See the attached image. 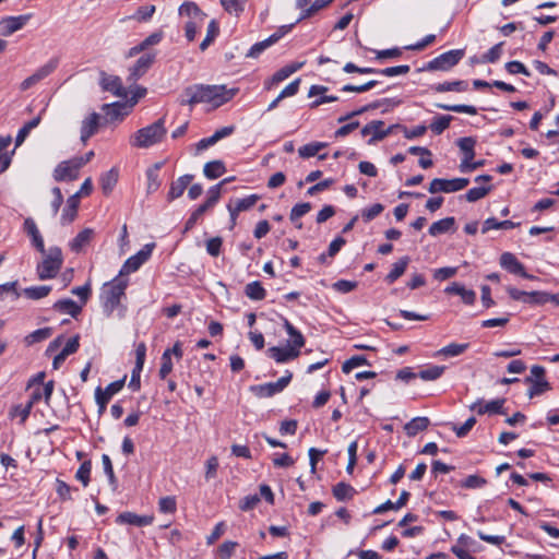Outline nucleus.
<instances>
[{
    "label": "nucleus",
    "mask_w": 559,
    "mask_h": 559,
    "mask_svg": "<svg viewBox=\"0 0 559 559\" xmlns=\"http://www.w3.org/2000/svg\"><path fill=\"white\" fill-rule=\"evenodd\" d=\"M154 248L155 242L144 245L141 250L127 259L119 272V275L138 271L150 259Z\"/></svg>",
    "instance_id": "6e6552de"
},
{
    "label": "nucleus",
    "mask_w": 559,
    "mask_h": 559,
    "mask_svg": "<svg viewBox=\"0 0 559 559\" xmlns=\"http://www.w3.org/2000/svg\"><path fill=\"white\" fill-rule=\"evenodd\" d=\"M548 301H550L549 293L535 290L528 293L526 304L540 306Z\"/></svg>",
    "instance_id": "69168bd1"
},
{
    "label": "nucleus",
    "mask_w": 559,
    "mask_h": 559,
    "mask_svg": "<svg viewBox=\"0 0 559 559\" xmlns=\"http://www.w3.org/2000/svg\"><path fill=\"white\" fill-rule=\"evenodd\" d=\"M51 289L49 285L31 286L23 289V295L28 299L39 300L47 297Z\"/></svg>",
    "instance_id": "37998d69"
},
{
    "label": "nucleus",
    "mask_w": 559,
    "mask_h": 559,
    "mask_svg": "<svg viewBox=\"0 0 559 559\" xmlns=\"http://www.w3.org/2000/svg\"><path fill=\"white\" fill-rule=\"evenodd\" d=\"M491 186L472 188L465 193L464 197L468 202H476L486 197L491 191Z\"/></svg>",
    "instance_id": "680f3d73"
},
{
    "label": "nucleus",
    "mask_w": 559,
    "mask_h": 559,
    "mask_svg": "<svg viewBox=\"0 0 559 559\" xmlns=\"http://www.w3.org/2000/svg\"><path fill=\"white\" fill-rule=\"evenodd\" d=\"M153 521V515H139L133 512H122L116 519L118 524H130L138 527L151 525Z\"/></svg>",
    "instance_id": "5701e85b"
},
{
    "label": "nucleus",
    "mask_w": 559,
    "mask_h": 559,
    "mask_svg": "<svg viewBox=\"0 0 559 559\" xmlns=\"http://www.w3.org/2000/svg\"><path fill=\"white\" fill-rule=\"evenodd\" d=\"M248 0H219L223 9L235 16H239L245 11Z\"/></svg>",
    "instance_id": "de8ad7c7"
},
{
    "label": "nucleus",
    "mask_w": 559,
    "mask_h": 559,
    "mask_svg": "<svg viewBox=\"0 0 559 559\" xmlns=\"http://www.w3.org/2000/svg\"><path fill=\"white\" fill-rule=\"evenodd\" d=\"M80 164L75 160L61 162L53 170L56 181L75 180L79 177Z\"/></svg>",
    "instance_id": "f3484780"
},
{
    "label": "nucleus",
    "mask_w": 559,
    "mask_h": 559,
    "mask_svg": "<svg viewBox=\"0 0 559 559\" xmlns=\"http://www.w3.org/2000/svg\"><path fill=\"white\" fill-rule=\"evenodd\" d=\"M246 296L251 300H263L266 296V292L259 281H253L245 287Z\"/></svg>",
    "instance_id": "ea45409f"
},
{
    "label": "nucleus",
    "mask_w": 559,
    "mask_h": 559,
    "mask_svg": "<svg viewBox=\"0 0 559 559\" xmlns=\"http://www.w3.org/2000/svg\"><path fill=\"white\" fill-rule=\"evenodd\" d=\"M332 1L333 0H314L309 8L301 12L298 21L312 16L318 11L329 5Z\"/></svg>",
    "instance_id": "e2e57ef3"
},
{
    "label": "nucleus",
    "mask_w": 559,
    "mask_h": 559,
    "mask_svg": "<svg viewBox=\"0 0 559 559\" xmlns=\"http://www.w3.org/2000/svg\"><path fill=\"white\" fill-rule=\"evenodd\" d=\"M383 127H384V121L373 120V121L367 123L366 126H364V128L361 129V135L367 136V135L371 134V138L368 140V144L372 145L376 142L381 141L384 138H386L389 134H391L393 129L395 127H399V124L390 126L386 129H383Z\"/></svg>",
    "instance_id": "9b49d317"
},
{
    "label": "nucleus",
    "mask_w": 559,
    "mask_h": 559,
    "mask_svg": "<svg viewBox=\"0 0 559 559\" xmlns=\"http://www.w3.org/2000/svg\"><path fill=\"white\" fill-rule=\"evenodd\" d=\"M468 346L469 345L467 343H464V344L451 343V344L440 348L436 355L443 356V357L460 356L468 348Z\"/></svg>",
    "instance_id": "49530a36"
},
{
    "label": "nucleus",
    "mask_w": 559,
    "mask_h": 559,
    "mask_svg": "<svg viewBox=\"0 0 559 559\" xmlns=\"http://www.w3.org/2000/svg\"><path fill=\"white\" fill-rule=\"evenodd\" d=\"M520 225V223H514L512 221H497L495 217L487 218L481 228V233L486 234L491 229H512Z\"/></svg>",
    "instance_id": "e433bc0d"
},
{
    "label": "nucleus",
    "mask_w": 559,
    "mask_h": 559,
    "mask_svg": "<svg viewBox=\"0 0 559 559\" xmlns=\"http://www.w3.org/2000/svg\"><path fill=\"white\" fill-rule=\"evenodd\" d=\"M219 33L218 24L215 20H212L207 25V32L205 38L200 44V50L204 51L214 41Z\"/></svg>",
    "instance_id": "864d4df0"
},
{
    "label": "nucleus",
    "mask_w": 559,
    "mask_h": 559,
    "mask_svg": "<svg viewBox=\"0 0 559 559\" xmlns=\"http://www.w3.org/2000/svg\"><path fill=\"white\" fill-rule=\"evenodd\" d=\"M282 319H283V326H284L286 333L290 337V341H288V343H290L292 346H294V347H296V348H298L300 350L301 347H304L305 343H306V340H305L304 335L301 334V332L299 330H297L288 321V319H286V318H282Z\"/></svg>",
    "instance_id": "7c9ffc66"
},
{
    "label": "nucleus",
    "mask_w": 559,
    "mask_h": 559,
    "mask_svg": "<svg viewBox=\"0 0 559 559\" xmlns=\"http://www.w3.org/2000/svg\"><path fill=\"white\" fill-rule=\"evenodd\" d=\"M359 366H370V362L364 355H356L347 359L343 366L342 370L344 373H349L354 368Z\"/></svg>",
    "instance_id": "6e6d98bb"
},
{
    "label": "nucleus",
    "mask_w": 559,
    "mask_h": 559,
    "mask_svg": "<svg viewBox=\"0 0 559 559\" xmlns=\"http://www.w3.org/2000/svg\"><path fill=\"white\" fill-rule=\"evenodd\" d=\"M99 124V115L92 112L87 118L82 121L81 124V141L85 144L91 136H93Z\"/></svg>",
    "instance_id": "a878e982"
},
{
    "label": "nucleus",
    "mask_w": 559,
    "mask_h": 559,
    "mask_svg": "<svg viewBox=\"0 0 559 559\" xmlns=\"http://www.w3.org/2000/svg\"><path fill=\"white\" fill-rule=\"evenodd\" d=\"M192 180L193 175L187 174L173 181L167 193V201L173 202L174 200L180 198Z\"/></svg>",
    "instance_id": "b1692460"
},
{
    "label": "nucleus",
    "mask_w": 559,
    "mask_h": 559,
    "mask_svg": "<svg viewBox=\"0 0 559 559\" xmlns=\"http://www.w3.org/2000/svg\"><path fill=\"white\" fill-rule=\"evenodd\" d=\"M99 84L106 92L112 93L117 97H126L127 91L122 85V81L117 75H109L106 72H100Z\"/></svg>",
    "instance_id": "dca6fc26"
},
{
    "label": "nucleus",
    "mask_w": 559,
    "mask_h": 559,
    "mask_svg": "<svg viewBox=\"0 0 559 559\" xmlns=\"http://www.w3.org/2000/svg\"><path fill=\"white\" fill-rule=\"evenodd\" d=\"M126 377L120 380L114 381L109 383L105 390H102L100 386H97L95 390V400L99 407V411H104L109 403L110 399L118 393L124 385Z\"/></svg>",
    "instance_id": "ddd939ff"
},
{
    "label": "nucleus",
    "mask_w": 559,
    "mask_h": 559,
    "mask_svg": "<svg viewBox=\"0 0 559 559\" xmlns=\"http://www.w3.org/2000/svg\"><path fill=\"white\" fill-rule=\"evenodd\" d=\"M452 120L453 117L449 115L438 116L431 121L429 128L435 134H441L449 128Z\"/></svg>",
    "instance_id": "603ef678"
},
{
    "label": "nucleus",
    "mask_w": 559,
    "mask_h": 559,
    "mask_svg": "<svg viewBox=\"0 0 559 559\" xmlns=\"http://www.w3.org/2000/svg\"><path fill=\"white\" fill-rule=\"evenodd\" d=\"M79 193H74L73 195L69 197L67 200V205L62 211L61 215V224L67 225L74 221L78 214V207L80 204L79 200Z\"/></svg>",
    "instance_id": "bb28decb"
},
{
    "label": "nucleus",
    "mask_w": 559,
    "mask_h": 559,
    "mask_svg": "<svg viewBox=\"0 0 559 559\" xmlns=\"http://www.w3.org/2000/svg\"><path fill=\"white\" fill-rule=\"evenodd\" d=\"M118 181V170L111 168L100 176V186L104 194L108 195Z\"/></svg>",
    "instance_id": "58836bf2"
},
{
    "label": "nucleus",
    "mask_w": 559,
    "mask_h": 559,
    "mask_svg": "<svg viewBox=\"0 0 559 559\" xmlns=\"http://www.w3.org/2000/svg\"><path fill=\"white\" fill-rule=\"evenodd\" d=\"M293 373L286 371L276 382H267L264 384L251 385L250 391L258 397H271L282 392L292 381Z\"/></svg>",
    "instance_id": "0eeeda50"
},
{
    "label": "nucleus",
    "mask_w": 559,
    "mask_h": 559,
    "mask_svg": "<svg viewBox=\"0 0 559 559\" xmlns=\"http://www.w3.org/2000/svg\"><path fill=\"white\" fill-rule=\"evenodd\" d=\"M444 370V366H429L418 372V378L424 381H435L443 374Z\"/></svg>",
    "instance_id": "09e8293b"
},
{
    "label": "nucleus",
    "mask_w": 559,
    "mask_h": 559,
    "mask_svg": "<svg viewBox=\"0 0 559 559\" xmlns=\"http://www.w3.org/2000/svg\"><path fill=\"white\" fill-rule=\"evenodd\" d=\"M118 275L110 282L104 284L102 288L100 299L103 309L107 317H110L115 309L120 305L121 298L126 295L128 280Z\"/></svg>",
    "instance_id": "f03ea898"
},
{
    "label": "nucleus",
    "mask_w": 559,
    "mask_h": 559,
    "mask_svg": "<svg viewBox=\"0 0 559 559\" xmlns=\"http://www.w3.org/2000/svg\"><path fill=\"white\" fill-rule=\"evenodd\" d=\"M226 173L225 164L222 160H212L204 165L203 174L207 179H217Z\"/></svg>",
    "instance_id": "4c0bfd02"
},
{
    "label": "nucleus",
    "mask_w": 559,
    "mask_h": 559,
    "mask_svg": "<svg viewBox=\"0 0 559 559\" xmlns=\"http://www.w3.org/2000/svg\"><path fill=\"white\" fill-rule=\"evenodd\" d=\"M502 46H503L502 41L492 46L486 53H484L481 56L480 62H483V63L497 62L502 55Z\"/></svg>",
    "instance_id": "13d9d810"
},
{
    "label": "nucleus",
    "mask_w": 559,
    "mask_h": 559,
    "mask_svg": "<svg viewBox=\"0 0 559 559\" xmlns=\"http://www.w3.org/2000/svg\"><path fill=\"white\" fill-rule=\"evenodd\" d=\"M437 108L447 110V111H453V112H460V114H468V115H476L477 109L476 107L472 105H447V104H437Z\"/></svg>",
    "instance_id": "bf43d9fd"
},
{
    "label": "nucleus",
    "mask_w": 559,
    "mask_h": 559,
    "mask_svg": "<svg viewBox=\"0 0 559 559\" xmlns=\"http://www.w3.org/2000/svg\"><path fill=\"white\" fill-rule=\"evenodd\" d=\"M526 381L532 383V386L527 391L530 399L542 395L551 389L549 382L545 379L533 380L532 377H527Z\"/></svg>",
    "instance_id": "c03bdc74"
},
{
    "label": "nucleus",
    "mask_w": 559,
    "mask_h": 559,
    "mask_svg": "<svg viewBox=\"0 0 559 559\" xmlns=\"http://www.w3.org/2000/svg\"><path fill=\"white\" fill-rule=\"evenodd\" d=\"M102 110L111 121L122 119L129 114L127 104L121 102L104 104Z\"/></svg>",
    "instance_id": "cd10ccee"
},
{
    "label": "nucleus",
    "mask_w": 559,
    "mask_h": 559,
    "mask_svg": "<svg viewBox=\"0 0 559 559\" xmlns=\"http://www.w3.org/2000/svg\"><path fill=\"white\" fill-rule=\"evenodd\" d=\"M292 74H293L292 70L287 66L281 68L272 75V78L270 80H267L265 82V88L271 90L273 85L281 83L282 81L286 80Z\"/></svg>",
    "instance_id": "4d7b16f0"
},
{
    "label": "nucleus",
    "mask_w": 559,
    "mask_h": 559,
    "mask_svg": "<svg viewBox=\"0 0 559 559\" xmlns=\"http://www.w3.org/2000/svg\"><path fill=\"white\" fill-rule=\"evenodd\" d=\"M40 120H41L40 116H37V117L33 118L32 120H29L28 122H26L19 130L16 138H15L16 146H20L25 141L28 133L40 123Z\"/></svg>",
    "instance_id": "3c124183"
},
{
    "label": "nucleus",
    "mask_w": 559,
    "mask_h": 559,
    "mask_svg": "<svg viewBox=\"0 0 559 559\" xmlns=\"http://www.w3.org/2000/svg\"><path fill=\"white\" fill-rule=\"evenodd\" d=\"M500 265L511 274L520 275L523 278L535 280L536 277L525 271L523 263L511 252H504L500 257Z\"/></svg>",
    "instance_id": "2eb2a0df"
},
{
    "label": "nucleus",
    "mask_w": 559,
    "mask_h": 559,
    "mask_svg": "<svg viewBox=\"0 0 559 559\" xmlns=\"http://www.w3.org/2000/svg\"><path fill=\"white\" fill-rule=\"evenodd\" d=\"M92 471V462L90 460L84 461L79 469L76 471L75 478L82 483L84 487H86L90 484V476Z\"/></svg>",
    "instance_id": "052dcab7"
},
{
    "label": "nucleus",
    "mask_w": 559,
    "mask_h": 559,
    "mask_svg": "<svg viewBox=\"0 0 559 559\" xmlns=\"http://www.w3.org/2000/svg\"><path fill=\"white\" fill-rule=\"evenodd\" d=\"M179 14L189 17V21H205L206 17V14L192 1L183 2L179 8Z\"/></svg>",
    "instance_id": "c85d7f7f"
},
{
    "label": "nucleus",
    "mask_w": 559,
    "mask_h": 559,
    "mask_svg": "<svg viewBox=\"0 0 559 559\" xmlns=\"http://www.w3.org/2000/svg\"><path fill=\"white\" fill-rule=\"evenodd\" d=\"M469 183V180L467 178H454V179H442V178H435L428 188V191L432 194L438 192H444V193H451L456 192Z\"/></svg>",
    "instance_id": "1a4fd4ad"
},
{
    "label": "nucleus",
    "mask_w": 559,
    "mask_h": 559,
    "mask_svg": "<svg viewBox=\"0 0 559 559\" xmlns=\"http://www.w3.org/2000/svg\"><path fill=\"white\" fill-rule=\"evenodd\" d=\"M475 424L476 418L469 417L462 426H456L455 424H452L451 428L455 432L456 437L464 438L468 435V432L472 430Z\"/></svg>",
    "instance_id": "338daca9"
},
{
    "label": "nucleus",
    "mask_w": 559,
    "mask_h": 559,
    "mask_svg": "<svg viewBox=\"0 0 559 559\" xmlns=\"http://www.w3.org/2000/svg\"><path fill=\"white\" fill-rule=\"evenodd\" d=\"M332 492L336 500L346 501L355 496L356 490L352 485L341 481L333 487Z\"/></svg>",
    "instance_id": "c9c22d12"
},
{
    "label": "nucleus",
    "mask_w": 559,
    "mask_h": 559,
    "mask_svg": "<svg viewBox=\"0 0 559 559\" xmlns=\"http://www.w3.org/2000/svg\"><path fill=\"white\" fill-rule=\"evenodd\" d=\"M58 67V59H51L46 64L38 68L32 75L27 76L20 85L21 91H27L36 85L48 75H50Z\"/></svg>",
    "instance_id": "f8f14e48"
},
{
    "label": "nucleus",
    "mask_w": 559,
    "mask_h": 559,
    "mask_svg": "<svg viewBox=\"0 0 559 559\" xmlns=\"http://www.w3.org/2000/svg\"><path fill=\"white\" fill-rule=\"evenodd\" d=\"M429 424L428 417H415L404 426V431L408 437H415L418 432L426 430Z\"/></svg>",
    "instance_id": "72a5a7b5"
},
{
    "label": "nucleus",
    "mask_w": 559,
    "mask_h": 559,
    "mask_svg": "<svg viewBox=\"0 0 559 559\" xmlns=\"http://www.w3.org/2000/svg\"><path fill=\"white\" fill-rule=\"evenodd\" d=\"M456 145L463 153V158L460 163L459 168L461 173H464V168L467 166V163L473 160L475 157L476 140L472 136L460 138L456 141Z\"/></svg>",
    "instance_id": "6ab92c4d"
},
{
    "label": "nucleus",
    "mask_w": 559,
    "mask_h": 559,
    "mask_svg": "<svg viewBox=\"0 0 559 559\" xmlns=\"http://www.w3.org/2000/svg\"><path fill=\"white\" fill-rule=\"evenodd\" d=\"M409 261H411V259L407 255H405V257L401 258L399 261H396L393 264L392 270L385 276V282L388 284H393L395 281H397L405 273Z\"/></svg>",
    "instance_id": "473e14b6"
},
{
    "label": "nucleus",
    "mask_w": 559,
    "mask_h": 559,
    "mask_svg": "<svg viewBox=\"0 0 559 559\" xmlns=\"http://www.w3.org/2000/svg\"><path fill=\"white\" fill-rule=\"evenodd\" d=\"M63 263L62 251L59 247H50L45 258L37 264L36 272L40 281L56 277Z\"/></svg>",
    "instance_id": "7ed1b4c3"
},
{
    "label": "nucleus",
    "mask_w": 559,
    "mask_h": 559,
    "mask_svg": "<svg viewBox=\"0 0 559 559\" xmlns=\"http://www.w3.org/2000/svg\"><path fill=\"white\" fill-rule=\"evenodd\" d=\"M267 354L276 362L283 364L297 358L300 355V350L287 343L286 346H272L267 349Z\"/></svg>",
    "instance_id": "a211bd4d"
},
{
    "label": "nucleus",
    "mask_w": 559,
    "mask_h": 559,
    "mask_svg": "<svg viewBox=\"0 0 559 559\" xmlns=\"http://www.w3.org/2000/svg\"><path fill=\"white\" fill-rule=\"evenodd\" d=\"M155 53H145L141 56L135 64L130 69V74L128 76V81L135 82L142 75L146 73V71L152 67L155 61Z\"/></svg>",
    "instance_id": "aec40b11"
},
{
    "label": "nucleus",
    "mask_w": 559,
    "mask_h": 559,
    "mask_svg": "<svg viewBox=\"0 0 559 559\" xmlns=\"http://www.w3.org/2000/svg\"><path fill=\"white\" fill-rule=\"evenodd\" d=\"M221 192H219V185H215L210 188L207 191V199L204 203L199 205L190 215V217L187 219L183 228V234L189 231L194 227L198 219L211 207H213L219 200Z\"/></svg>",
    "instance_id": "39448f33"
},
{
    "label": "nucleus",
    "mask_w": 559,
    "mask_h": 559,
    "mask_svg": "<svg viewBox=\"0 0 559 559\" xmlns=\"http://www.w3.org/2000/svg\"><path fill=\"white\" fill-rule=\"evenodd\" d=\"M205 84H193L187 86L180 97L178 98V102L181 106H194L200 103H206L205 102Z\"/></svg>",
    "instance_id": "4468645a"
},
{
    "label": "nucleus",
    "mask_w": 559,
    "mask_h": 559,
    "mask_svg": "<svg viewBox=\"0 0 559 559\" xmlns=\"http://www.w3.org/2000/svg\"><path fill=\"white\" fill-rule=\"evenodd\" d=\"M166 133L167 129L165 127V117H162L152 124L139 129L130 138V144L138 148H148L160 143Z\"/></svg>",
    "instance_id": "f257e3e1"
},
{
    "label": "nucleus",
    "mask_w": 559,
    "mask_h": 559,
    "mask_svg": "<svg viewBox=\"0 0 559 559\" xmlns=\"http://www.w3.org/2000/svg\"><path fill=\"white\" fill-rule=\"evenodd\" d=\"M390 99H383V100H376L373 103H370L368 105H365L356 110H353L344 116H341L338 119H337V122L342 123V122H345L356 116H360L362 114H365L366 111H369V110H372V109H377L379 108L383 103H389Z\"/></svg>",
    "instance_id": "79ce46f5"
},
{
    "label": "nucleus",
    "mask_w": 559,
    "mask_h": 559,
    "mask_svg": "<svg viewBox=\"0 0 559 559\" xmlns=\"http://www.w3.org/2000/svg\"><path fill=\"white\" fill-rule=\"evenodd\" d=\"M94 235L93 229L85 228L80 231L70 242V249L74 252H80L86 245L90 243Z\"/></svg>",
    "instance_id": "f704fd0d"
},
{
    "label": "nucleus",
    "mask_w": 559,
    "mask_h": 559,
    "mask_svg": "<svg viewBox=\"0 0 559 559\" xmlns=\"http://www.w3.org/2000/svg\"><path fill=\"white\" fill-rule=\"evenodd\" d=\"M506 403V399H497L486 404H481V401H477L473 403L469 408L471 411H475L478 415L484 414H506L503 405Z\"/></svg>",
    "instance_id": "412c9836"
},
{
    "label": "nucleus",
    "mask_w": 559,
    "mask_h": 559,
    "mask_svg": "<svg viewBox=\"0 0 559 559\" xmlns=\"http://www.w3.org/2000/svg\"><path fill=\"white\" fill-rule=\"evenodd\" d=\"M52 308L59 312L68 313L72 318H76L82 311V306L78 305L74 300L70 298L60 299L56 301Z\"/></svg>",
    "instance_id": "c756f323"
},
{
    "label": "nucleus",
    "mask_w": 559,
    "mask_h": 559,
    "mask_svg": "<svg viewBox=\"0 0 559 559\" xmlns=\"http://www.w3.org/2000/svg\"><path fill=\"white\" fill-rule=\"evenodd\" d=\"M51 333H52L51 328L38 329V330L29 333L25 337V343L29 346V345H33L35 343L45 341V340H47L51 335Z\"/></svg>",
    "instance_id": "5fc2aeb1"
},
{
    "label": "nucleus",
    "mask_w": 559,
    "mask_h": 559,
    "mask_svg": "<svg viewBox=\"0 0 559 559\" xmlns=\"http://www.w3.org/2000/svg\"><path fill=\"white\" fill-rule=\"evenodd\" d=\"M326 146L328 144L325 142H311L299 147L298 154L301 158H310L316 156L322 148Z\"/></svg>",
    "instance_id": "8fccbe9b"
},
{
    "label": "nucleus",
    "mask_w": 559,
    "mask_h": 559,
    "mask_svg": "<svg viewBox=\"0 0 559 559\" xmlns=\"http://www.w3.org/2000/svg\"><path fill=\"white\" fill-rule=\"evenodd\" d=\"M294 24L281 26L274 34L269 36L266 39L255 43L247 52L248 58H258L266 48L277 43L283 36H285L293 28Z\"/></svg>",
    "instance_id": "9d476101"
},
{
    "label": "nucleus",
    "mask_w": 559,
    "mask_h": 559,
    "mask_svg": "<svg viewBox=\"0 0 559 559\" xmlns=\"http://www.w3.org/2000/svg\"><path fill=\"white\" fill-rule=\"evenodd\" d=\"M310 210L311 204L309 202L298 203L293 206L289 214V219L296 225L297 228H301L302 224L299 222V218L310 212Z\"/></svg>",
    "instance_id": "a18cd8bd"
},
{
    "label": "nucleus",
    "mask_w": 559,
    "mask_h": 559,
    "mask_svg": "<svg viewBox=\"0 0 559 559\" xmlns=\"http://www.w3.org/2000/svg\"><path fill=\"white\" fill-rule=\"evenodd\" d=\"M29 20V15L8 16L0 21V29L3 36H10L21 29Z\"/></svg>",
    "instance_id": "4be33fe9"
},
{
    "label": "nucleus",
    "mask_w": 559,
    "mask_h": 559,
    "mask_svg": "<svg viewBox=\"0 0 559 559\" xmlns=\"http://www.w3.org/2000/svg\"><path fill=\"white\" fill-rule=\"evenodd\" d=\"M158 510L162 513H175L177 510L176 498L173 496H166L159 499Z\"/></svg>",
    "instance_id": "0e129e2a"
},
{
    "label": "nucleus",
    "mask_w": 559,
    "mask_h": 559,
    "mask_svg": "<svg viewBox=\"0 0 559 559\" xmlns=\"http://www.w3.org/2000/svg\"><path fill=\"white\" fill-rule=\"evenodd\" d=\"M384 210V206L381 203H374L371 206L362 210L361 217L365 222H370L380 215Z\"/></svg>",
    "instance_id": "774afa93"
},
{
    "label": "nucleus",
    "mask_w": 559,
    "mask_h": 559,
    "mask_svg": "<svg viewBox=\"0 0 559 559\" xmlns=\"http://www.w3.org/2000/svg\"><path fill=\"white\" fill-rule=\"evenodd\" d=\"M24 230L31 237L33 246L41 253H46L44 239L36 226V223L33 218L27 217L24 221Z\"/></svg>",
    "instance_id": "393cba45"
},
{
    "label": "nucleus",
    "mask_w": 559,
    "mask_h": 559,
    "mask_svg": "<svg viewBox=\"0 0 559 559\" xmlns=\"http://www.w3.org/2000/svg\"><path fill=\"white\" fill-rule=\"evenodd\" d=\"M464 55L463 49L449 50L430 60L421 70L449 71L462 60Z\"/></svg>",
    "instance_id": "20e7f679"
},
{
    "label": "nucleus",
    "mask_w": 559,
    "mask_h": 559,
    "mask_svg": "<svg viewBox=\"0 0 559 559\" xmlns=\"http://www.w3.org/2000/svg\"><path fill=\"white\" fill-rule=\"evenodd\" d=\"M467 82L457 80L453 82H443L439 83L435 86H432V90H435L438 93H444V92H465L467 90Z\"/></svg>",
    "instance_id": "a19ab883"
},
{
    "label": "nucleus",
    "mask_w": 559,
    "mask_h": 559,
    "mask_svg": "<svg viewBox=\"0 0 559 559\" xmlns=\"http://www.w3.org/2000/svg\"><path fill=\"white\" fill-rule=\"evenodd\" d=\"M455 225V218L454 217H445L442 219H439L435 223H432L428 229L429 234L432 237H437L439 235L449 233L453 229Z\"/></svg>",
    "instance_id": "2f4dec72"
},
{
    "label": "nucleus",
    "mask_w": 559,
    "mask_h": 559,
    "mask_svg": "<svg viewBox=\"0 0 559 559\" xmlns=\"http://www.w3.org/2000/svg\"><path fill=\"white\" fill-rule=\"evenodd\" d=\"M238 92L237 87L227 88L226 85L205 84V102L213 104L214 107H219L233 99Z\"/></svg>",
    "instance_id": "423d86ee"
}]
</instances>
